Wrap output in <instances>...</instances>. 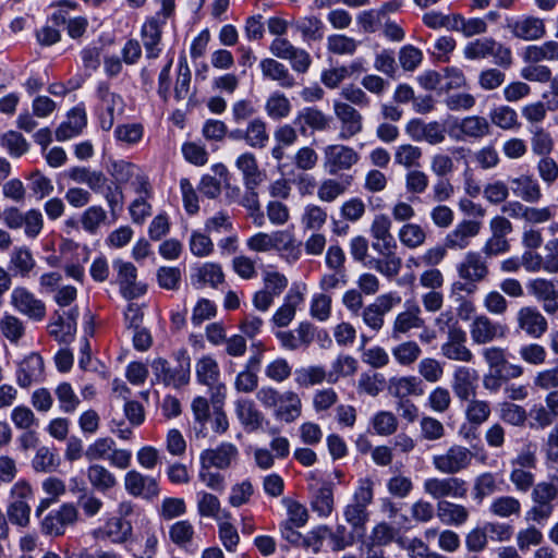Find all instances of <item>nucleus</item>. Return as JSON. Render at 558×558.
I'll list each match as a JSON object with an SVG mask.
<instances>
[{
  "label": "nucleus",
  "instance_id": "nucleus-1",
  "mask_svg": "<svg viewBox=\"0 0 558 558\" xmlns=\"http://www.w3.org/2000/svg\"><path fill=\"white\" fill-rule=\"evenodd\" d=\"M107 172L112 181L105 185L104 198L114 219L118 218L124 204L122 185L130 183L135 193L150 194L148 178L135 163L123 159H111L107 165Z\"/></svg>",
  "mask_w": 558,
  "mask_h": 558
},
{
  "label": "nucleus",
  "instance_id": "nucleus-2",
  "mask_svg": "<svg viewBox=\"0 0 558 558\" xmlns=\"http://www.w3.org/2000/svg\"><path fill=\"white\" fill-rule=\"evenodd\" d=\"M457 272L463 282H454L452 290L471 294L475 292L478 283L487 280L490 271L488 260L481 252L469 251L457 264Z\"/></svg>",
  "mask_w": 558,
  "mask_h": 558
},
{
  "label": "nucleus",
  "instance_id": "nucleus-3",
  "mask_svg": "<svg viewBox=\"0 0 558 558\" xmlns=\"http://www.w3.org/2000/svg\"><path fill=\"white\" fill-rule=\"evenodd\" d=\"M463 56L468 60L493 57L494 63L504 69L512 64L511 49L493 37H481L469 41L463 49Z\"/></svg>",
  "mask_w": 558,
  "mask_h": 558
},
{
  "label": "nucleus",
  "instance_id": "nucleus-4",
  "mask_svg": "<svg viewBox=\"0 0 558 558\" xmlns=\"http://www.w3.org/2000/svg\"><path fill=\"white\" fill-rule=\"evenodd\" d=\"M373 487L371 478H361L351 502L344 508V519L354 530H364L369 519L367 507L373 502Z\"/></svg>",
  "mask_w": 558,
  "mask_h": 558
},
{
  "label": "nucleus",
  "instance_id": "nucleus-5",
  "mask_svg": "<svg viewBox=\"0 0 558 558\" xmlns=\"http://www.w3.org/2000/svg\"><path fill=\"white\" fill-rule=\"evenodd\" d=\"M558 498V486L551 482H539L531 493L533 506L526 512V520L542 522L549 519L555 510V501Z\"/></svg>",
  "mask_w": 558,
  "mask_h": 558
},
{
  "label": "nucleus",
  "instance_id": "nucleus-6",
  "mask_svg": "<svg viewBox=\"0 0 558 558\" xmlns=\"http://www.w3.org/2000/svg\"><path fill=\"white\" fill-rule=\"evenodd\" d=\"M195 374L197 381L209 388L210 401H225L227 387L220 381V368L211 355H203L196 361Z\"/></svg>",
  "mask_w": 558,
  "mask_h": 558
},
{
  "label": "nucleus",
  "instance_id": "nucleus-7",
  "mask_svg": "<svg viewBox=\"0 0 558 558\" xmlns=\"http://www.w3.org/2000/svg\"><path fill=\"white\" fill-rule=\"evenodd\" d=\"M474 453L462 445H451L445 452L435 454L432 459L434 468L442 474L454 475L469 469Z\"/></svg>",
  "mask_w": 558,
  "mask_h": 558
},
{
  "label": "nucleus",
  "instance_id": "nucleus-8",
  "mask_svg": "<svg viewBox=\"0 0 558 558\" xmlns=\"http://www.w3.org/2000/svg\"><path fill=\"white\" fill-rule=\"evenodd\" d=\"M3 222L11 230L23 227L28 239H36L44 228V216L36 208L23 213L17 207L12 206L4 209Z\"/></svg>",
  "mask_w": 558,
  "mask_h": 558
},
{
  "label": "nucleus",
  "instance_id": "nucleus-9",
  "mask_svg": "<svg viewBox=\"0 0 558 558\" xmlns=\"http://www.w3.org/2000/svg\"><path fill=\"white\" fill-rule=\"evenodd\" d=\"M269 51L277 59L288 60L296 73H306L312 65L311 54L284 37L275 38L269 45Z\"/></svg>",
  "mask_w": 558,
  "mask_h": 558
},
{
  "label": "nucleus",
  "instance_id": "nucleus-10",
  "mask_svg": "<svg viewBox=\"0 0 558 558\" xmlns=\"http://www.w3.org/2000/svg\"><path fill=\"white\" fill-rule=\"evenodd\" d=\"M423 490L433 499L441 501L446 498H465L468 487L466 482L460 477H428L423 483Z\"/></svg>",
  "mask_w": 558,
  "mask_h": 558
},
{
  "label": "nucleus",
  "instance_id": "nucleus-11",
  "mask_svg": "<svg viewBox=\"0 0 558 558\" xmlns=\"http://www.w3.org/2000/svg\"><path fill=\"white\" fill-rule=\"evenodd\" d=\"M323 154V167L331 175L351 169L360 160V155L354 148L342 144L327 145Z\"/></svg>",
  "mask_w": 558,
  "mask_h": 558
},
{
  "label": "nucleus",
  "instance_id": "nucleus-12",
  "mask_svg": "<svg viewBox=\"0 0 558 558\" xmlns=\"http://www.w3.org/2000/svg\"><path fill=\"white\" fill-rule=\"evenodd\" d=\"M77 519L76 507L66 502L45 515L40 522V529L45 535L58 537L65 533L68 526L74 525Z\"/></svg>",
  "mask_w": 558,
  "mask_h": 558
},
{
  "label": "nucleus",
  "instance_id": "nucleus-13",
  "mask_svg": "<svg viewBox=\"0 0 558 558\" xmlns=\"http://www.w3.org/2000/svg\"><path fill=\"white\" fill-rule=\"evenodd\" d=\"M332 109L340 122L339 140L348 141L363 131V116L355 107L336 99L332 102Z\"/></svg>",
  "mask_w": 558,
  "mask_h": 558
},
{
  "label": "nucleus",
  "instance_id": "nucleus-14",
  "mask_svg": "<svg viewBox=\"0 0 558 558\" xmlns=\"http://www.w3.org/2000/svg\"><path fill=\"white\" fill-rule=\"evenodd\" d=\"M112 267L116 271V283L124 299L132 300L145 293L144 286L137 282V269L131 262L117 258L112 262Z\"/></svg>",
  "mask_w": 558,
  "mask_h": 558
},
{
  "label": "nucleus",
  "instance_id": "nucleus-15",
  "mask_svg": "<svg viewBox=\"0 0 558 558\" xmlns=\"http://www.w3.org/2000/svg\"><path fill=\"white\" fill-rule=\"evenodd\" d=\"M440 352L450 361L471 363L474 360V354L466 347V333L458 326L449 328L447 340L441 344Z\"/></svg>",
  "mask_w": 558,
  "mask_h": 558
},
{
  "label": "nucleus",
  "instance_id": "nucleus-16",
  "mask_svg": "<svg viewBox=\"0 0 558 558\" xmlns=\"http://www.w3.org/2000/svg\"><path fill=\"white\" fill-rule=\"evenodd\" d=\"M507 327L494 322L487 315L481 314L473 318L470 325V335L474 344L484 345L497 339L505 338Z\"/></svg>",
  "mask_w": 558,
  "mask_h": 558
},
{
  "label": "nucleus",
  "instance_id": "nucleus-17",
  "mask_svg": "<svg viewBox=\"0 0 558 558\" xmlns=\"http://www.w3.org/2000/svg\"><path fill=\"white\" fill-rule=\"evenodd\" d=\"M405 133L415 142H426L429 145H439L446 140V128L438 121L424 122L421 119H411L405 125Z\"/></svg>",
  "mask_w": 558,
  "mask_h": 558
},
{
  "label": "nucleus",
  "instance_id": "nucleus-18",
  "mask_svg": "<svg viewBox=\"0 0 558 558\" xmlns=\"http://www.w3.org/2000/svg\"><path fill=\"white\" fill-rule=\"evenodd\" d=\"M518 329L532 339L542 338L548 330L547 318L531 305L519 308L515 317Z\"/></svg>",
  "mask_w": 558,
  "mask_h": 558
},
{
  "label": "nucleus",
  "instance_id": "nucleus-19",
  "mask_svg": "<svg viewBox=\"0 0 558 558\" xmlns=\"http://www.w3.org/2000/svg\"><path fill=\"white\" fill-rule=\"evenodd\" d=\"M11 305L28 318L40 322L46 316L45 303L24 287H16L11 293Z\"/></svg>",
  "mask_w": 558,
  "mask_h": 558
},
{
  "label": "nucleus",
  "instance_id": "nucleus-20",
  "mask_svg": "<svg viewBox=\"0 0 558 558\" xmlns=\"http://www.w3.org/2000/svg\"><path fill=\"white\" fill-rule=\"evenodd\" d=\"M239 458V449L232 442L223 441L215 448H208L201 452L199 464L213 466L216 470L230 469Z\"/></svg>",
  "mask_w": 558,
  "mask_h": 558
},
{
  "label": "nucleus",
  "instance_id": "nucleus-21",
  "mask_svg": "<svg viewBox=\"0 0 558 558\" xmlns=\"http://www.w3.org/2000/svg\"><path fill=\"white\" fill-rule=\"evenodd\" d=\"M124 488L133 497L151 500L159 496L160 488L157 478L131 470L124 475Z\"/></svg>",
  "mask_w": 558,
  "mask_h": 558
},
{
  "label": "nucleus",
  "instance_id": "nucleus-22",
  "mask_svg": "<svg viewBox=\"0 0 558 558\" xmlns=\"http://www.w3.org/2000/svg\"><path fill=\"white\" fill-rule=\"evenodd\" d=\"M98 95L101 99L100 128L104 131H109L112 129L116 119L124 112V101L120 95L110 92L107 85L98 87Z\"/></svg>",
  "mask_w": 558,
  "mask_h": 558
},
{
  "label": "nucleus",
  "instance_id": "nucleus-23",
  "mask_svg": "<svg viewBox=\"0 0 558 558\" xmlns=\"http://www.w3.org/2000/svg\"><path fill=\"white\" fill-rule=\"evenodd\" d=\"M507 27L513 37L525 41L538 40L546 35L544 20L534 15H523L511 20Z\"/></svg>",
  "mask_w": 558,
  "mask_h": 558
},
{
  "label": "nucleus",
  "instance_id": "nucleus-24",
  "mask_svg": "<svg viewBox=\"0 0 558 558\" xmlns=\"http://www.w3.org/2000/svg\"><path fill=\"white\" fill-rule=\"evenodd\" d=\"M404 306L405 310L396 316L392 324L391 338L393 340H399L413 329L425 328V319L422 317L421 307L413 302H405Z\"/></svg>",
  "mask_w": 558,
  "mask_h": 558
},
{
  "label": "nucleus",
  "instance_id": "nucleus-25",
  "mask_svg": "<svg viewBox=\"0 0 558 558\" xmlns=\"http://www.w3.org/2000/svg\"><path fill=\"white\" fill-rule=\"evenodd\" d=\"M478 373L468 366H456L452 373L451 388L461 402L476 396Z\"/></svg>",
  "mask_w": 558,
  "mask_h": 558
},
{
  "label": "nucleus",
  "instance_id": "nucleus-26",
  "mask_svg": "<svg viewBox=\"0 0 558 558\" xmlns=\"http://www.w3.org/2000/svg\"><path fill=\"white\" fill-rule=\"evenodd\" d=\"M391 220L387 215H376L372 221L369 232L374 239L372 246L377 253H388L396 248L391 234Z\"/></svg>",
  "mask_w": 558,
  "mask_h": 558
},
{
  "label": "nucleus",
  "instance_id": "nucleus-27",
  "mask_svg": "<svg viewBox=\"0 0 558 558\" xmlns=\"http://www.w3.org/2000/svg\"><path fill=\"white\" fill-rule=\"evenodd\" d=\"M45 376L44 360L38 353H31L19 365L16 383L22 388L40 383Z\"/></svg>",
  "mask_w": 558,
  "mask_h": 558
},
{
  "label": "nucleus",
  "instance_id": "nucleus-28",
  "mask_svg": "<svg viewBox=\"0 0 558 558\" xmlns=\"http://www.w3.org/2000/svg\"><path fill=\"white\" fill-rule=\"evenodd\" d=\"M454 129L458 130L456 138L459 141H478L492 132L489 121L482 116H468L461 119Z\"/></svg>",
  "mask_w": 558,
  "mask_h": 558
},
{
  "label": "nucleus",
  "instance_id": "nucleus-29",
  "mask_svg": "<svg viewBox=\"0 0 558 558\" xmlns=\"http://www.w3.org/2000/svg\"><path fill=\"white\" fill-rule=\"evenodd\" d=\"M482 228V223L475 220H462L445 238L444 244L448 250H464L471 239L475 238Z\"/></svg>",
  "mask_w": 558,
  "mask_h": 558
},
{
  "label": "nucleus",
  "instance_id": "nucleus-30",
  "mask_svg": "<svg viewBox=\"0 0 558 558\" xmlns=\"http://www.w3.org/2000/svg\"><path fill=\"white\" fill-rule=\"evenodd\" d=\"M259 69L264 78L277 82L282 88L290 89L296 86L295 77L288 66L275 58L262 59Z\"/></svg>",
  "mask_w": 558,
  "mask_h": 558
},
{
  "label": "nucleus",
  "instance_id": "nucleus-31",
  "mask_svg": "<svg viewBox=\"0 0 558 558\" xmlns=\"http://www.w3.org/2000/svg\"><path fill=\"white\" fill-rule=\"evenodd\" d=\"M165 21L159 17H151L144 23L141 29V37L147 59H156L161 53L162 25Z\"/></svg>",
  "mask_w": 558,
  "mask_h": 558
},
{
  "label": "nucleus",
  "instance_id": "nucleus-32",
  "mask_svg": "<svg viewBox=\"0 0 558 558\" xmlns=\"http://www.w3.org/2000/svg\"><path fill=\"white\" fill-rule=\"evenodd\" d=\"M276 337L281 347L295 351L308 347L314 340V329L310 323H301L295 330L278 331Z\"/></svg>",
  "mask_w": 558,
  "mask_h": 558
},
{
  "label": "nucleus",
  "instance_id": "nucleus-33",
  "mask_svg": "<svg viewBox=\"0 0 558 558\" xmlns=\"http://www.w3.org/2000/svg\"><path fill=\"white\" fill-rule=\"evenodd\" d=\"M509 183L513 195L525 203H537L543 197L538 181L531 174L510 178Z\"/></svg>",
  "mask_w": 558,
  "mask_h": 558
},
{
  "label": "nucleus",
  "instance_id": "nucleus-34",
  "mask_svg": "<svg viewBox=\"0 0 558 558\" xmlns=\"http://www.w3.org/2000/svg\"><path fill=\"white\" fill-rule=\"evenodd\" d=\"M235 167L243 175L246 190L258 187L265 181L266 174L259 169L256 157L252 153L240 155L235 160Z\"/></svg>",
  "mask_w": 558,
  "mask_h": 558
},
{
  "label": "nucleus",
  "instance_id": "nucleus-35",
  "mask_svg": "<svg viewBox=\"0 0 558 558\" xmlns=\"http://www.w3.org/2000/svg\"><path fill=\"white\" fill-rule=\"evenodd\" d=\"M66 175L75 183L86 184L95 193L104 194L105 185L108 183V178L102 171L88 167H72L66 171Z\"/></svg>",
  "mask_w": 558,
  "mask_h": 558
},
{
  "label": "nucleus",
  "instance_id": "nucleus-36",
  "mask_svg": "<svg viewBox=\"0 0 558 558\" xmlns=\"http://www.w3.org/2000/svg\"><path fill=\"white\" fill-rule=\"evenodd\" d=\"M87 124L86 112L83 108H73L66 117V120L62 122L56 130V138L59 142H64L78 136Z\"/></svg>",
  "mask_w": 558,
  "mask_h": 558
},
{
  "label": "nucleus",
  "instance_id": "nucleus-37",
  "mask_svg": "<svg viewBox=\"0 0 558 558\" xmlns=\"http://www.w3.org/2000/svg\"><path fill=\"white\" fill-rule=\"evenodd\" d=\"M235 413L247 432H256L263 427L264 415L253 400L239 399L235 402Z\"/></svg>",
  "mask_w": 558,
  "mask_h": 558
},
{
  "label": "nucleus",
  "instance_id": "nucleus-38",
  "mask_svg": "<svg viewBox=\"0 0 558 558\" xmlns=\"http://www.w3.org/2000/svg\"><path fill=\"white\" fill-rule=\"evenodd\" d=\"M436 511L439 521L449 526H461L470 518V511L465 506L447 500L438 501Z\"/></svg>",
  "mask_w": 558,
  "mask_h": 558
},
{
  "label": "nucleus",
  "instance_id": "nucleus-39",
  "mask_svg": "<svg viewBox=\"0 0 558 558\" xmlns=\"http://www.w3.org/2000/svg\"><path fill=\"white\" fill-rule=\"evenodd\" d=\"M301 411L302 401L299 395L294 391L287 390L281 393V399L274 410V415L279 421L292 423L301 415Z\"/></svg>",
  "mask_w": 558,
  "mask_h": 558
},
{
  "label": "nucleus",
  "instance_id": "nucleus-40",
  "mask_svg": "<svg viewBox=\"0 0 558 558\" xmlns=\"http://www.w3.org/2000/svg\"><path fill=\"white\" fill-rule=\"evenodd\" d=\"M274 251H277L288 263H294L301 257V243L292 232L277 230L274 231Z\"/></svg>",
  "mask_w": 558,
  "mask_h": 558
},
{
  "label": "nucleus",
  "instance_id": "nucleus-41",
  "mask_svg": "<svg viewBox=\"0 0 558 558\" xmlns=\"http://www.w3.org/2000/svg\"><path fill=\"white\" fill-rule=\"evenodd\" d=\"M76 310H71L68 318L57 313V319L48 326L49 335L58 342L69 344L76 332Z\"/></svg>",
  "mask_w": 558,
  "mask_h": 558
},
{
  "label": "nucleus",
  "instance_id": "nucleus-42",
  "mask_svg": "<svg viewBox=\"0 0 558 558\" xmlns=\"http://www.w3.org/2000/svg\"><path fill=\"white\" fill-rule=\"evenodd\" d=\"M151 368L157 380L166 386L179 388L190 381L185 375H182L177 366L171 367L169 362L162 357L155 359L151 363Z\"/></svg>",
  "mask_w": 558,
  "mask_h": 558
},
{
  "label": "nucleus",
  "instance_id": "nucleus-43",
  "mask_svg": "<svg viewBox=\"0 0 558 558\" xmlns=\"http://www.w3.org/2000/svg\"><path fill=\"white\" fill-rule=\"evenodd\" d=\"M311 507L320 518H327L332 513L333 486L331 483L323 482L318 487L312 489Z\"/></svg>",
  "mask_w": 558,
  "mask_h": 558
},
{
  "label": "nucleus",
  "instance_id": "nucleus-44",
  "mask_svg": "<svg viewBox=\"0 0 558 558\" xmlns=\"http://www.w3.org/2000/svg\"><path fill=\"white\" fill-rule=\"evenodd\" d=\"M388 390L391 396L398 398V401L409 400V396L423 395L421 380L415 376L391 378L389 381Z\"/></svg>",
  "mask_w": 558,
  "mask_h": 558
},
{
  "label": "nucleus",
  "instance_id": "nucleus-45",
  "mask_svg": "<svg viewBox=\"0 0 558 558\" xmlns=\"http://www.w3.org/2000/svg\"><path fill=\"white\" fill-rule=\"evenodd\" d=\"M526 63H541L542 61H558V41L548 40L542 45L527 46L522 53Z\"/></svg>",
  "mask_w": 558,
  "mask_h": 558
},
{
  "label": "nucleus",
  "instance_id": "nucleus-46",
  "mask_svg": "<svg viewBox=\"0 0 558 558\" xmlns=\"http://www.w3.org/2000/svg\"><path fill=\"white\" fill-rule=\"evenodd\" d=\"M86 476L92 487L100 493H106L118 484L114 474L101 464H90Z\"/></svg>",
  "mask_w": 558,
  "mask_h": 558
},
{
  "label": "nucleus",
  "instance_id": "nucleus-47",
  "mask_svg": "<svg viewBox=\"0 0 558 558\" xmlns=\"http://www.w3.org/2000/svg\"><path fill=\"white\" fill-rule=\"evenodd\" d=\"M463 402H466L464 409L465 420L471 426L477 428L488 421L492 413L490 403L488 401L473 397Z\"/></svg>",
  "mask_w": 558,
  "mask_h": 558
},
{
  "label": "nucleus",
  "instance_id": "nucleus-48",
  "mask_svg": "<svg viewBox=\"0 0 558 558\" xmlns=\"http://www.w3.org/2000/svg\"><path fill=\"white\" fill-rule=\"evenodd\" d=\"M452 31L461 33L464 37L471 38L483 35L488 29L487 22L482 17H464L462 14H453Z\"/></svg>",
  "mask_w": 558,
  "mask_h": 558
},
{
  "label": "nucleus",
  "instance_id": "nucleus-49",
  "mask_svg": "<svg viewBox=\"0 0 558 558\" xmlns=\"http://www.w3.org/2000/svg\"><path fill=\"white\" fill-rule=\"evenodd\" d=\"M498 476L492 472H484L477 475L472 487L473 499L481 504L486 497L499 492Z\"/></svg>",
  "mask_w": 558,
  "mask_h": 558
},
{
  "label": "nucleus",
  "instance_id": "nucleus-50",
  "mask_svg": "<svg viewBox=\"0 0 558 558\" xmlns=\"http://www.w3.org/2000/svg\"><path fill=\"white\" fill-rule=\"evenodd\" d=\"M291 25L301 33L304 41L320 40L324 36V24L320 19L314 15L293 20Z\"/></svg>",
  "mask_w": 558,
  "mask_h": 558
},
{
  "label": "nucleus",
  "instance_id": "nucleus-51",
  "mask_svg": "<svg viewBox=\"0 0 558 558\" xmlns=\"http://www.w3.org/2000/svg\"><path fill=\"white\" fill-rule=\"evenodd\" d=\"M359 369V362L355 357L341 354L331 363V368L327 372L328 384H336L341 377H351Z\"/></svg>",
  "mask_w": 558,
  "mask_h": 558
},
{
  "label": "nucleus",
  "instance_id": "nucleus-52",
  "mask_svg": "<svg viewBox=\"0 0 558 558\" xmlns=\"http://www.w3.org/2000/svg\"><path fill=\"white\" fill-rule=\"evenodd\" d=\"M302 300L303 296L300 292L290 291L286 295L283 304L274 314V324L278 327L288 326L293 320L296 307L302 302Z\"/></svg>",
  "mask_w": 558,
  "mask_h": 558
},
{
  "label": "nucleus",
  "instance_id": "nucleus-53",
  "mask_svg": "<svg viewBox=\"0 0 558 558\" xmlns=\"http://www.w3.org/2000/svg\"><path fill=\"white\" fill-rule=\"evenodd\" d=\"M422 157V148L412 144L397 146L393 154L395 163L409 170L418 168Z\"/></svg>",
  "mask_w": 558,
  "mask_h": 558
},
{
  "label": "nucleus",
  "instance_id": "nucleus-54",
  "mask_svg": "<svg viewBox=\"0 0 558 558\" xmlns=\"http://www.w3.org/2000/svg\"><path fill=\"white\" fill-rule=\"evenodd\" d=\"M294 376L295 384L303 388L320 385L324 381L328 383L327 372L319 365L300 367L294 372Z\"/></svg>",
  "mask_w": 558,
  "mask_h": 558
},
{
  "label": "nucleus",
  "instance_id": "nucleus-55",
  "mask_svg": "<svg viewBox=\"0 0 558 558\" xmlns=\"http://www.w3.org/2000/svg\"><path fill=\"white\" fill-rule=\"evenodd\" d=\"M292 110L289 98L281 92L276 90L269 95L265 102V111L272 120L287 118Z\"/></svg>",
  "mask_w": 558,
  "mask_h": 558
},
{
  "label": "nucleus",
  "instance_id": "nucleus-56",
  "mask_svg": "<svg viewBox=\"0 0 558 558\" xmlns=\"http://www.w3.org/2000/svg\"><path fill=\"white\" fill-rule=\"evenodd\" d=\"M360 41L344 34H332L327 37V51L336 56H353Z\"/></svg>",
  "mask_w": 558,
  "mask_h": 558
},
{
  "label": "nucleus",
  "instance_id": "nucleus-57",
  "mask_svg": "<svg viewBox=\"0 0 558 558\" xmlns=\"http://www.w3.org/2000/svg\"><path fill=\"white\" fill-rule=\"evenodd\" d=\"M350 184V178L343 181L325 179L317 189V197L324 203H332L348 191Z\"/></svg>",
  "mask_w": 558,
  "mask_h": 558
},
{
  "label": "nucleus",
  "instance_id": "nucleus-58",
  "mask_svg": "<svg viewBox=\"0 0 558 558\" xmlns=\"http://www.w3.org/2000/svg\"><path fill=\"white\" fill-rule=\"evenodd\" d=\"M383 256V258H372L368 260V267L375 269L387 278L396 277L401 269L402 260L400 257L396 256L392 251L388 253H378Z\"/></svg>",
  "mask_w": 558,
  "mask_h": 558
},
{
  "label": "nucleus",
  "instance_id": "nucleus-59",
  "mask_svg": "<svg viewBox=\"0 0 558 558\" xmlns=\"http://www.w3.org/2000/svg\"><path fill=\"white\" fill-rule=\"evenodd\" d=\"M391 353L399 365L408 367L420 359L422 349L416 341L408 340L393 347Z\"/></svg>",
  "mask_w": 558,
  "mask_h": 558
},
{
  "label": "nucleus",
  "instance_id": "nucleus-60",
  "mask_svg": "<svg viewBox=\"0 0 558 558\" xmlns=\"http://www.w3.org/2000/svg\"><path fill=\"white\" fill-rule=\"evenodd\" d=\"M490 514L498 518H509L521 513V502L513 496H499L494 498L488 507Z\"/></svg>",
  "mask_w": 558,
  "mask_h": 558
},
{
  "label": "nucleus",
  "instance_id": "nucleus-61",
  "mask_svg": "<svg viewBox=\"0 0 558 558\" xmlns=\"http://www.w3.org/2000/svg\"><path fill=\"white\" fill-rule=\"evenodd\" d=\"M132 530L130 521L112 518L106 523L104 533L113 544H124L131 538Z\"/></svg>",
  "mask_w": 558,
  "mask_h": 558
},
{
  "label": "nucleus",
  "instance_id": "nucleus-62",
  "mask_svg": "<svg viewBox=\"0 0 558 558\" xmlns=\"http://www.w3.org/2000/svg\"><path fill=\"white\" fill-rule=\"evenodd\" d=\"M398 238L402 245L413 250L422 246L425 243L427 235L420 225L407 222L400 228Z\"/></svg>",
  "mask_w": 558,
  "mask_h": 558
},
{
  "label": "nucleus",
  "instance_id": "nucleus-63",
  "mask_svg": "<svg viewBox=\"0 0 558 558\" xmlns=\"http://www.w3.org/2000/svg\"><path fill=\"white\" fill-rule=\"evenodd\" d=\"M0 333L12 344H17L25 335V325L15 315L4 313L1 317Z\"/></svg>",
  "mask_w": 558,
  "mask_h": 558
},
{
  "label": "nucleus",
  "instance_id": "nucleus-64",
  "mask_svg": "<svg viewBox=\"0 0 558 558\" xmlns=\"http://www.w3.org/2000/svg\"><path fill=\"white\" fill-rule=\"evenodd\" d=\"M36 262L32 252L25 247H15L10 257V267L20 276L26 277L34 269Z\"/></svg>",
  "mask_w": 558,
  "mask_h": 558
}]
</instances>
